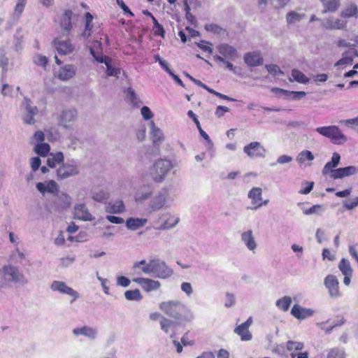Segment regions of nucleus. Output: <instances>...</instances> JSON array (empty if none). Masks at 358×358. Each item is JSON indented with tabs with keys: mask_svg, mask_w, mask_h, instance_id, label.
<instances>
[{
	"mask_svg": "<svg viewBox=\"0 0 358 358\" xmlns=\"http://www.w3.org/2000/svg\"><path fill=\"white\" fill-rule=\"evenodd\" d=\"M79 174V168L74 159H68L62 162L57 169V178L63 180Z\"/></svg>",
	"mask_w": 358,
	"mask_h": 358,
	"instance_id": "obj_7",
	"label": "nucleus"
},
{
	"mask_svg": "<svg viewBox=\"0 0 358 358\" xmlns=\"http://www.w3.org/2000/svg\"><path fill=\"white\" fill-rule=\"evenodd\" d=\"M338 268L344 275H352V269L351 268L350 262L345 258H343L341 260L338 264Z\"/></svg>",
	"mask_w": 358,
	"mask_h": 358,
	"instance_id": "obj_42",
	"label": "nucleus"
},
{
	"mask_svg": "<svg viewBox=\"0 0 358 358\" xmlns=\"http://www.w3.org/2000/svg\"><path fill=\"white\" fill-rule=\"evenodd\" d=\"M133 281L138 283L146 292L158 289L161 284L159 281L150 278H134Z\"/></svg>",
	"mask_w": 358,
	"mask_h": 358,
	"instance_id": "obj_16",
	"label": "nucleus"
},
{
	"mask_svg": "<svg viewBox=\"0 0 358 358\" xmlns=\"http://www.w3.org/2000/svg\"><path fill=\"white\" fill-rule=\"evenodd\" d=\"M243 151L250 157H263L266 153L265 148L260 144V143L254 141L245 145Z\"/></svg>",
	"mask_w": 358,
	"mask_h": 358,
	"instance_id": "obj_12",
	"label": "nucleus"
},
{
	"mask_svg": "<svg viewBox=\"0 0 358 358\" xmlns=\"http://www.w3.org/2000/svg\"><path fill=\"white\" fill-rule=\"evenodd\" d=\"M64 160V155L62 152L51 153L47 159V164L50 168H55L57 164L61 165Z\"/></svg>",
	"mask_w": 358,
	"mask_h": 358,
	"instance_id": "obj_31",
	"label": "nucleus"
},
{
	"mask_svg": "<svg viewBox=\"0 0 358 358\" xmlns=\"http://www.w3.org/2000/svg\"><path fill=\"white\" fill-rule=\"evenodd\" d=\"M22 106L24 113L22 120L27 124H34L36 122L34 116L38 114V110L36 106L32 104L31 100L27 97L24 99Z\"/></svg>",
	"mask_w": 358,
	"mask_h": 358,
	"instance_id": "obj_9",
	"label": "nucleus"
},
{
	"mask_svg": "<svg viewBox=\"0 0 358 358\" xmlns=\"http://www.w3.org/2000/svg\"><path fill=\"white\" fill-rule=\"evenodd\" d=\"M75 261V257L73 256H68L60 259L61 265L63 267H68Z\"/></svg>",
	"mask_w": 358,
	"mask_h": 358,
	"instance_id": "obj_61",
	"label": "nucleus"
},
{
	"mask_svg": "<svg viewBox=\"0 0 358 358\" xmlns=\"http://www.w3.org/2000/svg\"><path fill=\"white\" fill-rule=\"evenodd\" d=\"M343 17H358V6L355 3L348 5L341 13Z\"/></svg>",
	"mask_w": 358,
	"mask_h": 358,
	"instance_id": "obj_34",
	"label": "nucleus"
},
{
	"mask_svg": "<svg viewBox=\"0 0 358 358\" xmlns=\"http://www.w3.org/2000/svg\"><path fill=\"white\" fill-rule=\"evenodd\" d=\"M107 211L111 213H121L124 211V206L122 201H117L113 204L107 206Z\"/></svg>",
	"mask_w": 358,
	"mask_h": 358,
	"instance_id": "obj_41",
	"label": "nucleus"
},
{
	"mask_svg": "<svg viewBox=\"0 0 358 358\" xmlns=\"http://www.w3.org/2000/svg\"><path fill=\"white\" fill-rule=\"evenodd\" d=\"M327 358H345V353L341 350L333 348L329 352Z\"/></svg>",
	"mask_w": 358,
	"mask_h": 358,
	"instance_id": "obj_52",
	"label": "nucleus"
},
{
	"mask_svg": "<svg viewBox=\"0 0 358 358\" xmlns=\"http://www.w3.org/2000/svg\"><path fill=\"white\" fill-rule=\"evenodd\" d=\"M343 206L348 210H352L358 206V196L351 201H344Z\"/></svg>",
	"mask_w": 358,
	"mask_h": 358,
	"instance_id": "obj_62",
	"label": "nucleus"
},
{
	"mask_svg": "<svg viewBox=\"0 0 358 358\" xmlns=\"http://www.w3.org/2000/svg\"><path fill=\"white\" fill-rule=\"evenodd\" d=\"M179 217H176L171 213H164L159 218V221L161 222L162 224L157 227V229L164 230L173 228L179 222Z\"/></svg>",
	"mask_w": 358,
	"mask_h": 358,
	"instance_id": "obj_14",
	"label": "nucleus"
},
{
	"mask_svg": "<svg viewBox=\"0 0 358 358\" xmlns=\"http://www.w3.org/2000/svg\"><path fill=\"white\" fill-rule=\"evenodd\" d=\"M169 196V189L167 187L162 188L148 202V213H152L164 208L168 202Z\"/></svg>",
	"mask_w": 358,
	"mask_h": 358,
	"instance_id": "obj_6",
	"label": "nucleus"
},
{
	"mask_svg": "<svg viewBox=\"0 0 358 358\" xmlns=\"http://www.w3.org/2000/svg\"><path fill=\"white\" fill-rule=\"evenodd\" d=\"M141 113L146 120L151 119L153 116L152 111L148 106H143L141 109Z\"/></svg>",
	"mask_w": 358,
	"mask_h": 358,
	"instance_id": "obj_59",
	"label": "nucleus"
},
{
	"mask_svg": "<svg viewBox=\"0 0 358 358\" xmlns=\"http://www.w3.org/2000/svg\"><path fill=\"white\" fill-rule=\"evenodd\" d=\"M287 349L289 351L292 350H301L303 348L304 345L302 342H296L293 341H288L286 345Z\"/></svg>",
	"mask_w": 358,
	"mask_h": 358,
	"instance_id": "obj_49",
	"label": "nucleus"
},
{
	"mask_svg": "<svg viewBox=\"0 0 358 358\" xmlns=\"http://www.w3.org/2000/svg\"><path fill=\"white\" fill-rule=\"evenodd\" d=\"M248 196L251 199L252 203L257 206L262 201V189L260 187H252L248 192Z\"/></svg>",
	"mask_w": 358,
	"mask_h": 358,
	"instance_id": "obj_35",
	"label": "nucleus"
},
{
	"mask_svg": "<svg viewBox=\"0 0 358 358\" xmlns=\"http://www.w3.org/2000/svg\"><path fill=\"white\" fill-rule=\"evenodd\" d=\"M173 169L171 161L159 159L155 162L150 169V176L156 183H162L169 172Z\"/></svg>",
	"mask_w": 358,
	"mask_h": 358,
	"instance_id": "obj_3",
	"label": "nucleus"
},
{
	"mask_svg": "<svg viewBox=\"0 0 358 358\" xmlns=\"http://www.w3.org/2000/svg\"><path fill=\"white\" fill-rule=\"evenodd\" d=\"M322 26L326 29H345L347 27V22L330 17L323 21Z\"/></svg>",
	"mask_w": 358,
	"mask_h": 358,
	"instance_id": "obj_19",
	"label": "nucleus"
},
{
	"mask_svg": "<svg viewBox=\"0 0 358 358\" xmlns=\"http://www.w3.org/2000/svg\"><path fill=\"white\" fill-rule=\"evenodd\" d=\"M124 296L129 301H140L142 299V295L138 289L126 291Z\"/></svg>",
	"mask_w": 358,
	"mask_h": 358,
	"instance_id": "obj_47",
	"label": "nucleus"
},
{
	"mask_svg": "<svg viewBox=\"0 0 358 358\" xmlns=\"http://www.w3.org/2000/svg\"><path fill=\"white\" fill-rule=\"evenodd\" d=\"M176 324L177 322L169 320L166 317H162L160 320L161 328L166 333L169 332L170 328L175 327Z\"/></svg>",
	"mask_w": 358,
	"mask_h": 358,
	"instance_id": "obj_48",
	"label": "nucleus"
},
{
	"mask_svg": "<svg viewBox=\"0 0 358 358\" xmlns=\"http://www.w3.org/2000/svg\"><path fill=\"white\" fill-rule=\"evenodd\" d=\"M127 96L130 99L131 102L136 105L138 102V98L137 97L136 94L131 88H128L127 90Z\"/></svg>",
	"mask_w": 358,
	"mask_h": 358,
	"instance_id": "obj_58",
	"label": "nucleus"
},
{
	"mask_svg": "<svg viewBox=\"0 0 358 358\" xmlns=\"http://www.w3.org/2000/svg\"><path fill=\"white\" fill-rule=\"evenodd\" d=\"M34 63L38 66H45L48 63V58L45 56L37 55L34 59Z\"/></svg>",
	"mask_w": 358,
	"mask_h": 358,
	"instance_id": "obj_64",
	"label": "nucleus"
},
{
	"mask_svg": "<svg viewBox=\"0 0 358 358\" xmlns=\"http://www.w3.org/2000/svg\"><path fill=\"white\" fill-rule=\"evenodd\" d=\"M75 74V66L71 64H67L59 69L58 73V78L59 80L65 81L72 78Z\"/></svg>",
	"mask_w": 358,
	"mask_h": 358,
	"instance_id": "obj_26",
	"label": "nucleus"
},
{
	"mask_svg": "<svg viewBox=\"0 0 358 358\" xmlns=\"http://www.w3.org/2000/svg\"><path fill=\"white\" fill-rule=\"evenodd\" d=\"M50 289L54 292H59L61 294L71 296L72 297L71 303H73L79 297V294L71 287L67 286L63 281L54 280L50 285Z\"/></svg>",
	"mask_w": 358,
	"mask_h": 358,
	"instance_id": "obj_10",
	"label": "nucleus"
},
{
	"mask_svg": "<svg viewBox=\"0 0 358 358\" xmlns=\"http://www.w3.org/2000/svg\"><path fill=\"white\" fill-rule=\"evenodd\" d=\"M152 30L155 36L164 37L165 30L162 24H157V25L153 26Z\"/></svg>",
	"mask_w": 358,
	"mask_h": 358,
	"instance_id": "obj_63",
	"label": "nucleus"
},
{
	"mask_svg": "<svg viewBox=\"0 0 358 358\" xmlns=\"http://www.w3.org/2000/svg\"><path fill=\"white\" fill-rule=\"evenodd\" d=\"M304 17V14H300L294 11L289 12L286 15V21L288 24L299 22Z\"/></svg>",
	"mask_w": 358,
	"mask_h": 358,
	"instance_id": "obj_43",
	"label": "nucleus"
},
{
	"mask_svg": "<svg viewBox=\"0 0 358 358\" xmlns=\"http://www.w3.org/2000/svg\"><path fill=\"white\" fill-rule=\"evenodd\" d=\"M273 90L279 91L282 94L292 100H299L306 96L305 92H291L279 88H275Z\"/></svg>",
	"mask_w": 358,
	"mask_h": 358,
	"instance_id": "obj_36",
	"label": "nucleus"
},
{
	"mask_svg": "<svg viewBox=\"0 0 358 358\" xmlns=\"http://www.w3.org/2000/svg\"><path fill=\"white\" fill-rule=\"evenodd\" d=\"M350 51H346L343 53V57L335 63L334 66L342 65H351L353 62V57L352 55H348Z\"/></svg>",
	"mask_w": 358,
	"mask_h": 358,
	"instance_id": "obj_44",
	"label": "nucleus"
},
{
	"mask_svg": "<svg viewBox=\"0 0 358 358\" xmlns=\"http://www.w3.org/2000/svg\"><path fill=\"white\" fill-rule=\"evenodd\" d=\"M313 310L310 308L301 307L299 304H295L291 310V314L298 320H304L313 315Z\"/></svg>",
	"mask_w": 358,
	"mask_h": 358,
	"instance_id": "obj_22",
	"label": "nucleus"
},
{
	"mask_svg": "<svg viewBox=\"0 0 358 358\" xmlns=\"http://www.w3.org/2000/svg\"><path fill=\"white\" fill-rule=\"evenodd\" d=\"M213 60L215 62L223 63L224 64H225L226 68H227L229 71H231L234 73L236 72L233 64L229 61H227V59H225V58L222 57V56L215 55L213 57Z\"/></svg>",
	"mask_w": 358,
	"mask_h": 358,
	"instance_id": "obj_51",
	"label": "nucleus"
},
{
	"mask_svg": "<svg viewBox=\"0 0 358 358\" xmlns=\"http://www.w3.org/2000/svg\"><path fill=\"white\" fill-rule=\"evenodd\" d=\"M92 198L97 202H103L108 199L109 194L104 188L94 187L92 190Z\"/></svg>",
	"mask_w": 358,
	"mask_h": 358,
	"instance_id": "obj_28",
	"label": "nucleus"
},
{
	"mask_svg": "<svg viewBox=\"0 0 358 358\" xmlns=\"http://www.w3.org/2000/svg\"><path fill=\"white\" fill-rule=\"evenodd\" d=\"M75 218L83 221H92L94 217L89 213L85 204H78L74 207Z\"/></svg>",
	"mask_w": 358,
	"mask_h": 358,
	"instance_id": "obj_23",
	"label": "nucleus"
},
{
	"mask_svg": "<svg viewBox=\"0 0 358 358\" xmlns=\"http://www.w3.org/2000/svg\"><path fill=\"white\" fill-rule=\"evenodd\" d=\"M71 197L66 194H61L57 196L56 204L58 208H65L70 206Z\"/></svg>",
	"mask_w": 358,
	"mask_h": 358,
	"instance_id": "obj_39",
	"label": "nucleus"
},
{
	"mask_svg": "<svg viewBox=\"0 0 358 358\" xmlns=\"http://www.w3.org/2000/svg\"><path fill=\"white\" fill-rule=\"evenodd\" d=\"M324 283L325 287L328 289L331 298H337L341 295L339 292V282L335 275H328L324 278Z\"/></svg>",
	"mask_w": 358,
	"mask_h": 358,
	"instance_id": "obj_13",
	"label": "nucleus"
},
{
	"mask_svg": "<svg viewBox=\"0 0 358 358\" xmlns=\"http://www.w3.org/2000/svg\"><path fill=\"white\" fill-rule=\"evenodd\" d=\"M217 49L221 55L220 56L225 58V59H228L234 60L238 56V52L236 48L229 44H221L217 47Z\"/></svg>",
	"mask_w": 358,
	"mask_h": 358,
	"instance_id": "obj_21",
	"label": "nucleus"
},
{
	"mask_svg": "<svg viewBox=\"0 0 358 358\" xmlns=\"http://www.w3.org/2000/svg\"><path fill=\"white\" fill-rule=\"evenodd\" d=\"M150 127L152 142L155 145H158L163 139V132L159 128L155 126L152 121L150 123Z\"/></svg>",
	"mask_w": 358,
	"mask_h": 358,
	"instance_id": "obj_32",
	"label": "nucleus"
},
{
	"mask_svg": "<svg viewBox=\"0 0 358 358\" xmlns=\"http://www.w3.org/2000/svg\"><path fill=\"white\" fill-rule=\"evenodd\" d=\"M72 16H73V12L70 10H66L61 17L60 25H61L62 30L64 32H66V34L64 33V34H65V35H68L72 29V24H71Z\"/></svg>",
	"mask_w": 358,
	"mask_h": 358,
	"instance_id": "obj_24",
	"label": "nucleus"
},
{
	"mask_svg": "<svg viewBox=\"0 0 358 358\" xmlns=\"http://www.w3.org/2000/svg\"><path fill=\"white\" fill-rule=\"evenodd\" d=\"M243 59L245 63L250 67L260 66L263 64L264 61L263 57L261 55V53L257 51L245 53Z\"/></svg>",
	"mask_w": 358,
	"mask_h": 358,
	"instance_id": "obj_18",
	"label": "nucleus"
},
{
	"mask_svg": "<svg viewBox=\"0 0 358 358\" xmlns=\"http://www.w3.org/2000/svg\"><path fill=\"white\" fill-rule=\"evenodd\" d=\"M133 269H141L145 274L162 279L169 278L173 273L166 262L160 259H150L148 262L145 259L136 262L133 264Z\"/></svg>",
	"mask_w": 358,
	"mask_h": 358,
	"instance_id": "obj_1",
	"label": "nucleus"
},
{
	"mask_svg": "<svg viewBox=\"0 0 358 358\" xmlns=\"http://www.w3.org/2000/svg\"><path fill=\"white\" fill-rule=\"evenodd\" d=\"M265 68L268 71V72L271 74L276 75V74H281L283 75L284 73L280 67L276 64H267L265 66Z\"/></svg>",
	"mask_w": 358,
	"mask_h": 358,
	"instance_id": "obj_55",
	"label": "nucleus"
},
{
	"mask_svg": "<svg viewBox=\"0 0 358 358\" xmlns=\"http://www.w3.org/2000/svg\"><path fill=\"white\" fill-rule=\"evenodd\" d=\"M252 324V318L250 317L245 322L238 325L234 329V333L241 337L243 341H249L252 338V335L249 330L250 327Z\"/></svg>",
	"mask_w": 358,
	"mask_h": 358,
	"instance_id": "obj_11",
	"label": "nucleus"
},
{
	"mask_svg": "<svg viewBox=\"0 0 358 358\" xmlns=\"http://www.w3.org/2000/svg\"><path fill=\"white\" fill-rule=\"evenodd\" d=\"M358 172V169L355 166H349L343 168H338L331 171L330 178L331 179H341L345 177L353 176Z\"/></svg>",
	"mask_w": 358,
	"mask_h": 358,
	"instance_id": "obj_15",
	"label": "nucleus"
},
{
	"mask_svg": "<svg viewBox=\"0 0 358 358\" xmlns=\"http://www.w3.org/2000/svg\"><path fill=\"white\" fill-rule=\"evenodd\" d=\"M292 76L295 81L299 83L306 84L309 81V79L306 75L297 69H293L292 71Z\"/></svg>",
	"mask_w": 358,
	"mask_h": 358,
	"instance_id": "obj_46",
	"label": "nucleus"
},
{
	"mask_svg": "<svg viewBox=\"0 0 358 358\" xmlns=\"http://www.w3.org/2000/svg\"><path fill=\"white\" fill-rule=\"evenodd\" d=\"M106 73L108 76H118L120 73V69L115 68L111 65V60L106 64Z\"/></svg>",
	"mask_w": 358,
	"mask_h": 358,
	"instance_id": "obj_53",
	"label": "nucleus"
},
{
	"mask_svg": "<svg viewBox=\"0 0 358 358\" xmlns=\"http://www.w3.org/2000/svg\"><path fill=\"white\" fill-rule=\"evenodd\" d=\"M324 9L323 13L328 12L334 13L338 10L340 6V0H320Z\"/></svg>",
	"mask_w": 358,
	"mask_h": 358,
	"instance_id": "obj_33",
	"label": "nucleus"
},
{
	"mask_svg": "<svg viewBox=\"0 0 358 358\" xmlns=\"http://www.w3.org/2000/svg\"><path fill=\"white\" fill-rule=\"evenodd\" d=\"M241 240L249 250L254 251L256 249L257 243L251 229L244 231L241 234Z\"/></svg>",
	"mask_w": 358,
	"mask_h": 358,
	"instance_id": "obj_25",
	"label": "nucleus"
},
{
	"mask_svg": "<svg viewBox=\"0 0 358 358\" xmlns=\"http://www.w3.org/2000/svg\"><path fill=\"white\" fill-rule=\"evenodd\" d=\"M291 303V297L288 296H285L282 298L277 300L275 305L279 309L286 312L289 310Z\"/></svg>",
	"mask_w": 358,
	"mask_h": 358,
	"instance_id": "obj_38",
	"label": "nucleus"
},
{
	"mask_svg": "<svg viewBox=\"0 0 358 358\" xmlns=\"http://www.w3.org/2000/svg\"><path fill=\"white\" fill-rule=\"evenodd\" d=\"M147 222L146 218L129 217L126 221V227L130 230L135 231L143 227Z\"/></svg>",
	"mask_w": 358,
	"mask_h": 358,
	"instance_id": "obj_29",
	"label": "nucleus"
},
{
	"mask_svg": "<svg viewBox=\"0 0 358 358\" xmlns=\"http://www.w3.org/2000/svg\"><path fill=\"white\" fill-rule=\"evenodd\" d=\"M73 334L76 336L83 335L88 338L91 341L96 338L98 335V330L96 328L91 327L89 326H83L82 327L75 328L73 329Z\"/></svg>",
	"mask_w": 358,
	"mask_h": 358,
	"instance_id": "obj_17",
	"label": "nucleus"
},
{
	"mask_svg": "<svg viewBox=\"0 0 358 358\" xmlns=\"http://www.w3.org/2000/svg\"><path fill=\"white\" fill-rule=\"evenodd\" d=\"M130 282V280L124 276H118L117 278V285L123 287H127Z\"/></svg>",
	"mask_w": 358,
	"mask_h": 358,
	"instance_id": "obj_60",
	"label": "nucleus"
},
{
	"mask_svg": "<svg viewBox=\"0 0 358 358\" xmlns=\"http://www.w3.org/2000/svg\"><path fill=\"white\" fill-rule=\"evenodd\" d=\"M27 0H17L16 6L15 7V13L20 15L25 7Z\"/></svg>",
	"mask_w": 358,
	"mask_h": 358,
	"instance_id": "obj_56",
	"label": "nucleus"
},
{
	"mask_svg": "<svg viewBox=\"0 0 358 358\" xmlns=\"http://www.w3.org/2000/svg\"><path fill=\"white\" fill-rule=\"evenodd\" d=\"M205 29L207 31H209V32H211L213 34H220L223 31V29L217 24H206Z\"/></svg>",
	"mask_w": 358,
	"mask_h": 358,
	"instance_id": "obj_54",
	"label": "nucleus"
},
{
	"mask_svg": "<svg viewBox=\"0 0 358 358\" xmlns=\"http://www.w3.org/2000/svg\"><path fill=\"white\" fill-rule=\"evenodd\" d=\"M341 160V155L337 152H334L330 162H327L322 169V174L327 175L331 174V171L335 170L339 164Z\"/></svg>",
	"mask_w": 358,
	"mask_h": 358,
	"instance_id": "obj_27",
	"label": "nucleus"
},
{
	"mask_svg": "<svg viewBox=\"0 0 358 358\" xmlns=\"http://www.w3.org/2000/svg\"><path fill=\"white\" fill-rule=\"evenodd\" d=\"M159 308L166 315L181 321H191L193 314L187 307L178 301H169L162 302Z\"/></svg>",
	"mask_w": 358,
	"mask_h": 358,
	"instance_id": "obj_2",
	"label": "nucleus"
},
{
	"mask_svg": "<svg viewBox=\"0 0 358 358\" xmlns=\"http://www.w3.org/2000/svg\"><path fill=\"white\" fill-rule=\"evenodd\" d=\"M90 51L94 59L99 63H104L106 64L110 61V59H109L108 57L97 54L93 48H90Z\"/></svg>",
	"mask_w": 358,
	"mask_h": 358,
	"instance_id": "obj_50",
	"label": "nucleus"
},
{
	"mask_svg": "<svg viewBox=\"0 0 358 358\" xmlns=\"http://www.w3.org/2000/svg\"><path fill=\"white\" fill-rule=\"evenodd\" d=\"M46 190L50 193H55L58 192V186L55 181L50 180L46 185Z\"/></svg>",
	"mask_w": 358,
	"mask_h": 358,
	"instance_id": "obj_57",
	"label": "nucleus"
},
{
	"mask_svg": "<svg viewBox=\"0 0 358 358\" xmlns=\"http://www.w3.org/2000/svg\"><path fill=\"white\" fill-rule=\"evenodd\" d=\"M315 157L313 154L309 150H303L299 153L296 157V161L299 164H303L306 160L313 161Z\"/></svg>",
	"mask_w": 358,
	"mask_h": 358,
	"instance_id": "obj_40",
	"label": "nucleus"
},
{
	"mask_svg": "<svg viewBox=\"0 0 358 358\" xmlns=\"http://www.w3.org/2000/svg\"><path fill=\"white\" fill-rule=\"evenodd\" d=\"M187 115L191 117L193 121L195 122V124H196V127L199 131V133L201 134V136L208 141V143L210 145H213V142L212 141L210 140L209 136L201 129V124H200V122L197 119V117L196 115L194 114V113L192 111V110H189L187 112Z\"/></svg>",
	"mask_w": 358,
	"mask_h": 358,
	"instance_id": "obj_37",
	"label": "nucleus"
},
{
	"mask_svg": "<svg viewBox=\"0 0 358 358\" xmlns=\"http://www.w3.org/2000/svg\"><path fill=\"white\" fill-rule=\"evenodd\" d=\"M52 45L60 55H67L71 53L73 50V46L69 40L61 41L59 38H55L52 41Z\"/></svg>",
	"mask_w": 358,
	"mask_h": 358,
	"instance_id": "obj_20",
	"label": "nucleus"
},
{
	"mask_svg": "<svg viewBox=\"0 0 358 358\" xmlns=\"http://www.w3.org/2000/svg\"><path fill=\"white\" fill-rule=\"evenodd\" d=\"M4 279L10 283L25 285L29 282L27 278L19 266L9 264L2 267Z\"/></svg>",
	"mask_w": 358,
	"mask_h": 358,
	"instance_id": "obj_4",
	"label": "nucleus"
},
{
	"mask_svg": "<svg viewBox=\"0 0 358 358\" xmlns=\"http://www.w3.org/2000/svg\"><path fill=\"white\" fill-rule=\"evenodd\" d=\"M315 131L320 135L330 138L332 143L342 145L347 141V137L337 126L317 127Z\"/></svg>",
	"mask_w": 358,
	"mask_h": 358,
	"instance_id": "obj_5",
	"label": "nucleus"
},
{
	"mask_svg": "<svg viewBox=\"0 0 358 358\" xmlns=\"http://www.w3.org/2000/svg\"><path fill=\"white\" fill-rule=\"evenodd\" d=\"M50 145L46 143H38L34 147V151L42 157L46 156L50 152Z\"/></svg>",
	"mask_w": 358,
	"mask_h": 358,
	"instance_id": "obj_45",
	"label": "nucleus"
},
{
	"mask_svg": "<svg viewBox=\"0 0 358 358\" xmlns=\"http://www.w3.org/2000/svg\"><path fill=\"white\" fill-rule=\"evenodd\" d=\"M152 194V191L149 187H143L135 194V201L138 203H143L148 199Z\"/></svg>",
	"mask_w": 358,
	"mask_h": 358,
	"instance_id": "obj_30",
	"label": "nucleus"
},
{
	"mask_svg": "<svg viewBox=\"0 0 358 358\" xmlns=\"http://www.w3.org/2000/svg\"><path fill=\"white\" fill-rule=\"evenodd\" d=\"M78 117L76 109L64 110L59 116V123L66 129H73L74 122Z\"/></svg>",
	"mask_w": 358,
	"mask_h": 358,
	"instance_id": "obj_8",
	"label": "nucleus"
}]
</instances>
